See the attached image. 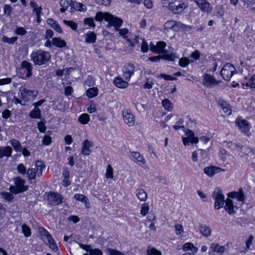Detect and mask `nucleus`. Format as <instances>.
I'll return each mask as SVG.
<instances>
[{
  "mask_svg": "<svg viewBox=\"0 0 255 255\" xmlns=\"http://www.w3.org/2000/svg\"><path fill=\"white\" fill-rule=\"evenodd\" d=\"M47 23L57 32L59 33L62 32V29H61L60 25L53 19L48 18L47 20Z\"/></svg>",
  "mask_w": 255,
  "mask_h": 255,
  "instance_id": "31",
  "label": "nucleus"
},
{
  "mask_svg": "<svg viewBox=\"0 0 255 255\" xmlns=\"http://www.w3.org/2000/svg\"><path fill=\"white\" fill-rule=\"evenodd\" d=\"M135 67L130 63L126 64L123 69V76L125 80L129 81L131 77L134 74Z\"/></svg>",
  "mask_w": 255,
  "mask_h": 255,
  "instance_id": "14",
  "label": "nucleus"
},
{
  "mask_svg": "<svg viewBox=\"0 0 255 255\" xmlns=\"http://www.w3.org/2000/svg\"><path fill=\"white\" fill-rule=\"evenodd\" d=\"M49 204L52 206H56L62 202L63 197L61 195L54 192H49L47 196Z\"/></svg>",
  "mask_w": 255,
  "mask_h": 255,
  "instance_id": "15",
  "label": "nucleus"
},
{
  "mask_svg": "<svg viewBox=\"0 0 255 255\" xmlns=\"http://www.w3.org/2000/svg\"><path fill=\"white\" fill-rule=\"evenodd\" d=\"M228 197L232 198H236L238 201L244 203L245 201V195L242 188H240L238 192H231L228 193Z\"/></svg>",
  "mask_w": 255,
  "mask_h": 255,
  "instance_id": "21",
  "label": "nucleus"
},
{
  "mask_svg": "<svg viewBox=\"0 0 255 255\" xmlns=\"http://www.w3.org/2000/svg\"><path fill=\"white\" fill-rule=\"evenodd\" d=\"M182 249L185 252L182 255H195L198 249L191 243H186L183 246Z\"/></svg>",
  "mask_w": 255,
  "mask_h": 255,
  "instance_id": "19",
  "label": "nucleus"
},
{
  "mask_svg": "<svg viewBox=\"0 0 255 255\" xmlns=\"http://www.w3.org/2000/svg\"><path fill=\"white\" fill-rule=\"evenodd\" d=\"M200 233L205 237H208L211 235V230L206 225L202 224L199 227Z\"/></svg>",
  "mask_w": 255,
  "mask_h": 255,
  "instance_id": "34",
  "label": "nucleus"
},
{
  "mask_svg": "<svg viewBox=\"0 0 255 255\" xmlns=\"http://www.w3.org/2000/svg\"><path fill=\"white\" fill-rule=\"evenodd\" d=\"M236 125L243 132L248 135L250 134L249 132L250 126L246 120L237 118L236 120Z\"/></svg>",
  "mask_w": 255,
  "mask_h": 255,
  "instance_id": "18",
  "label": "nucleus"
},
{
  "mask_svg": "<svg viewBox=\"0 0 255 255\" xmlns=\"http://www.w3.org/2000/svg\"><path fill=\"white\" fill-rule=\"evenodd\" d=\"M37 128L40 132H44L46 130V126L42 122H39L37 124Z\"/></svg>",
  "mask_w": 255,
  "mask_h": 255,
  "instance_id": "61",
  "label": "nucleus"
},
{
  "mask_svg": "<svg viewBox=\"0 0 255 255\" xmlns=\"http://www.w3.org/2000/svg\"><path fill=\"white\" fill-rule=\"evenodd\" d=\"M223 170L221 168L211 166L205 167L204 169V173L209 177L213 176L216 173L220 172Z\"/></svg>",
  "mask_w": 255,
  "mask_h": 255,
  "instance_id": "23",
  "label": "nucleus"
},
{
  "mask_svg": "<svg viewBox=\"0 0 255 255\" xmlns=\"http://www.w3.org/2000/svg\"><path fill=\"white\" fill-rule=\"evenodd\" d=\"M14 181L16 186H10L9 187V190L11 193L17 194L27 190V187L24 185V180L20 177L15 178Z\"/></svg>",
  "mask_w": 255,
  "mask_h": 255,
  "instance_id": "9",
  "label": "nucleus"
},
{
  "mask_svg": "<svg viewBox=\"0 0 255 255\" xmlns=\"http://www.w3.org/2000/svg\"><path fill=\"white\" fill-rule=\"evenodd\" d=\"M112 0H96L97 4L108 6L110 4Z\"/></svg>",
  "mask_w": 255,
  "mask_h": 255,
  "instance_id": "63",
  "label": "nucleus"
},
{
  "mask_svg": "<svg viewBox=\"0 0 255 255\" xmlns=\"http://www.w3.org/2000/svg\"><path fill=\"white\" fill-rule=\"evenodd\" d=\"M98 94V90L96 87L89 88L86 91V95L89 98H94Z\"/></svg>",
  "mask_w": 255,
  "mask_h": 255,
  "instance_id": "38",
  "label": "nucleus"
},
{
  "mask_svg": "<svg viewBox=\"0 0 255 255\" xmlns=\"http://www.w3.org/2000/svg\"><path fill=\"white\" fill-rule=\"evenodd\" d=\"M84 22L85 24H87L90 27H95V24L94 22V19L92 17L85 18L84 20Z\"/></svg>",
  "mask_w": 255,
  "mask_h": 255,
  "instance_id": "57",
  "label": "nucleus"
},
{
  "mask_svg": "<svg viewBox=\"0 0 255 255\" xmlns=\"http://www.w3.org/2000/svg\"><path fill=\"white\" fill-rule=\"evenodd\" d=\"M224 144H226V145L228 146V147L232 150H235L237 148L241 151L244 147V146L241 145L240 143H233L232 141H224Z\"/></svg>",
  "mask_w": 255,
  "mask_h": 255,
  "instance_id": "36",
  "label": "nucleus"
},
{
  "mask_svg": "<svg viewBox=\"0 0 255 255\" xmlns=\"http://www.w3.org/2000/svg\"><path fill=\"white\" fill-rule=\"evenodd\" d=\"M225 210L229 214H231L235 212L234 210V206L233 205V201L230 199H227L226 200L225 205L224 206Z\"/></svg>",
  "mask_w": 255,
  "mask_h": 255,
  "instance_id": "29",
  "label": "nucleus"
},
{
  "mask_svg": "<svg viewBox=\"0 0 255 255\" xmlns=\"http://www.w3.org/2000/svg\"><path fill=\"white\" fill-rule=\"evenodd\" d=\"M38 91L37 90H31L27 89L24 84L20 86L18 90V96L24 102L33 101L37 96Z\"/></svg>",
  "mask_w": 255,
  "mask_h": 255,
  "instance_id": "4",
  "label": "nucleus"
},
{
  "mask_svg": "<svg viewBox=\"0 0 255 255\" xmlns=\"http://www.w3.org/2000/svg\"><path fill=\"white\" fill-rule=\"evenodd\" d=\"M93 142L86 139L82 143L81 153L84 155H88L91 153L90 147H93Z\"/></svg>",
  "mask_w": 255,
  "mask_h": 255,
  "instance_id": "22",
  "label": "nucleus"
},
{
  "mask_svg": "<svg viewBox=\"0 0 255 255\" xmlns=\"http://www.w3.org/2000/svg\"><path fill=\"white\" fill-rule=\"evenodd\" d=\"M212 197L215 201L214 207L216 209L219 210L223 207L226 200L221 189L216 188L212 193Z\"/></svg>",
  "mask_w": 255,
  "mask_h": 255,
  "instance_id": "8",
  "label": "nucleus"
},
{
  "mask_svg": "<svg viewBox=\"0 0 255 255\" xmlns=\"http://www.w3.org/2000/svg\"><path fill=\"white\" fill-rule=\"evenodd\" d=\"M38 232L43 242L53 251H57L58 247L57 244L49 233L43 227L39 228Z\"/></svg>",
  "mask_w": 255,
  "mask_h": 255,
  "instance_id": "7",
  "label": "nucleus"
},
{
  "mask_svg": "<svg viewBox=\"0 0 255 255\" xmlns=\"http://www.w3.org/2000/svg\"><path fill=\"white\" fill-rule=\"evenodd\" d=\"M30 5L33 8V12H35L36 15H40L42 10L41 6H39L34 1L32 0L30 2Z\"/></svg>",
  "mask_w": 255,
  "mask_h": 255,
  "instance_id": "39",
  "label": "nucleus"
},
{
  "mask_svg": "<svg viewBox=\"0 0 255 255\" xmlns=\"http://www.w3.org/2000/svg\"><path fill=\"white\" fill-rule=\"evenodd\" d=\"M106 177L107 178H113V168L110 164H109L107 166V168L106 169Z\"/></svg>",
  "mask_w": 255,
  "mask_h": 255,
  "instance_id": "54",
  "label": "nucleus"
},
{
  "mask_svg": "<svg viewBox=\"0 0 255 255\" xmlns=\"http://www.w3.org/2000/svg\"><path fill=\"white\" fill-rule=\"evenodd\" d=\"M26 33V30L22 27H17L14 30V33L18 35H24Z\"/></svg>",
  "mask_w": 255,
  "mask_h": 255,
  "instance_id": "53",
  "label": "nucleus"
},
{
  "mask_svg": "<svg viewBox=\"0 0 255 255\" xmlns=\"http://www.w3.org/2000/svg\"><path fill=\"white\" fill-rule=\"evenodd\" d=\"M12 10V8L9 4H4L3 6V12L5 15L10 17Z\"/></svg>",
  "mask_w": 255,
  "mask_h": 255,
  "instance_id": "50",
  "label": "nucleus"
},
{
  "mask_svg": "<svg viewBox=\"0 0 255 255\" xmlns=\"http://www.w3.org/2000/svg\"><path fill=\"white\" fill-rule=\"evenodd\" d=\"M179 22L174 20L167 21L164 24V28L166 29H171L174 31H179L178 25Z\"/></svg>",
  "mask_w": 255,
  "mask_h": 255,
  "instance_id": "26",
  "label": "nucleus"
},
{
  "mask_svg": "<svg viewBox=\"0 0 255 255\" xmlns=\"http://www.w3.org/2000/svg\"><path fill=\"white\" fill-rule=\"evenodd\" d=\"M63 22L67 26L70 27L74 31H76L77 29V24L73 21L64 20Z\"/></svg>",
  "mask_w": 255,
  "mask_h": 255,
  "instance_id": "47",
  "label": "nucleus"
},
{
  "mask_svg": "<svg viewBox=\"0 0 255 255\" xmlns=\"http://www.w3.org/2000/svg\"><path fill=\"white\" fill-rule=\"evenodd\" d=\"M162 104L166 110L171 111L173 109V105L168 99H165L163 100L162 101Z\"/></svg>",
  "mask_w": 255,
  "mask_h": 255,
  "instance_id": "45",
  "label": "nucleus"
},
{
  "mask_svg": "<svg viewBox=\"0 0 255 255\" xmlns=\"http://www.w3.org/2000/svg\"><path fill=\"white\" fill-rule=\"evenodd\" d=\"M60 4L61 7L60 9L61 12L63 13L70 7L71 9L72 6H74L75 4L79 5L81 8H77L79 11H83L84 9V5L81 3L73 1L72 0H60Z\"/></svg>",
  "mask_w": 255,
  "mask_h": 255,
  "instance_id": "12",
  "label": "nucleus"
},
{
  "mask_svg": "<svg viewBox=\"0 0 255 255\" xmlns=\"http://www.w3.org/2000/svg\"><path fill=\"white\" fill-rule=\"evenodd\" d=\"M84 36L85 39L86 43L89 44L95 43L97 37L96 34L94 32L90 31L86 33Z\"/></svg>",
  "mask_w": 255,
  "mask_h": 255,
  "instance_id": "27",
  "label": "nucleus"
},
{
  "mask_svg": "<svg viewBox=\"0 0 255 255\" xmlns=\"http://www.w3.org/2000/svg\"><path fill=\"white\" fill-rule=\"evenodd\" d=\"M22 232L26 237L31 236V233L30 228L26 225L23 224L21 226Z\"/></svg>",
  "mask_w": 255,
  "mask_h": 255,
  "instance_id": "48",
  "label": "nucleus"
},
{
  "mask_svg": "<svg viewBox=\"0 0 255 255\" xmlns=\"http://www.w3.org/2000/svg\"><path fill=\"white\" fill-rule=\"evenodd\" d=\"M12 149L9 146H0V159L4 156L8 157L11 155Z\"/></svg>",
  "mask_w": 255,
  "mask_h": 255,
  "instance_id": "25",
  "label": "nucleus"
},
{
  "mask_svg": "<svg viewBox=\"0 0 255 255\" xmlns=\"http://www.w3.org/2000/svg\"><path fill=\"white\" fill-rule=\"evenodd\" d=\"M128 81L124 80L121 77H117L115 78L114 81V85L118 88L121 89H125L128 87Z\"/></svg>",
  "mask_w": 255,
  "mask_h": 255,
  "instance_id": "24",
  "label": "nucleus"
},
{
  "mask_svg": "<svg viewBox=\"0 0 255 255\" xmlns=\"http://www.w3.org/2000/svg\"><path fill=\"white\" fill-rule=\"evenodd\" d=\"M123 117L124 123L128 126H133L135 123L134 115L128 110L123 111Z\"/></svg>",
  "mask_w": 255,
  "mask_h": 255,
  "instance_id": "17",
  "label": "nucleus"
},
{
  "mask_svg": "<svg viewBox=\"0 0 255 255\" xmlns=\"http://www.w3.org/2000/svg\"><path fill=\"white\" fill-rule=\"evenodd\" d=\"M163 54L161 56H156L150 57L148 58V60L154 62H158L159 61L160 59L162 58L167 60H173L175 58V55L173 54H168L165 53V52L164 51Z\"/></svg>",
  "mask_w": 255,
  "mask_h": 255,
  "instance_id": "20",
  "label": "nucleus"
},
{
  "mask_svg": "<svg viewBox=\"0 0 255 255\" xmlns=\"http://www.w3.org/2000/svg\"><path fill=\"white\" fill-rule=\"evenodd\" d=\"M147 255H161V252L154 248L148 247L146 250Z\"/></svg>",
  "mask_w": 255,
  "mask_h": 255,
  "instance_id": "46",
  "label": "nucleus"
},
{
  "mask_svg": "<svg viewBox=\"0 0 255 255\" xmlns=\"http://www.w3.org/2000/svg\"><path fill=\"white\" fill-rule=\"evenodd\" d=\"M219 105L222 108L223 112L227 115H230L232 113L230 105L224 101H219Z\"/></svg>",
  "mask_w": 255,
  "mask_h": 255,
  "instance_id": "28",
  "label": "nucleus"
},
{
  "mask_svg": "<svg viewBox=\"0 0 255 255\" xmlns=\"http://www.w3.org/2000/svg\"><path fill=\"white\" fill-rule=\"evenodd\" d=\"M195 2L202 12L207 13L212 12V6L206 0H195Z\"/></svg>",
  "mask_w": 255,
  "mask_h": 255,
  "instance_id": "16",
  "label": "nucleus"
},
{
  "mask_svg": "<svg viewBox=\"0 0 255 255\" xmlns=\"http://www.w3.org/2000/svg\"><path fill=\"white\" fill-rule=\"evenodd\" d=\"M203 85L207 88H213L217 85L219 82L216 79L214 76L210 74L205 73L202 76Z\"/></svg>",
  "mask_w": 255,
  "mask_h": 255,
  "instance_id": "13",
  "label": "nucleus"
},
{
  "mask_svg": "<svg viewBox=\"0 0 255 255\" xmlns=\"http://www.w3.org/2000/svg\"><path fill=\"white\" fill-rule=\"evenodd\" d=\"M142 40V44L141 46V50L143 52H146L148 50V45L147 42L143 39Z\"/></svg>",
  "mask_w": 255,
  "mask_h": 255,
  "instance_id": "59",
  "label": "nucleus"
},
{
  "mask_svg": "<svg viewBox=\"0 0 255 255\" xmlns=\"http://www.w3.org/2000/svg\"><path fill=\"white\" fill-rule=\"evenodd\" d=\"M96 21H101L103 19L109 22V24L114 26L116 31L119 30V28L123 23L122 19L114 16L109 12H98L95 17Z\"/></svg>",
  "mask_w": 255,
  "mask_h": 255,
  "instance_id": "1",
  "label": "nucleus"
},
{
  "mask_svg": "<svg viewBox=\"0 0 255 255\" xmlns=\"http://www.w3.org/2000/svg\"><path fill=\"white\" fill-rule=\"evenodd\" d=\"M185 134L187 137H182V140L185 146L189 145L190 142H191L192 144L197 143L199 139L204 144L207 143L210 140V138L206 136H201L199 139L195 137L193 131L189 129L186 131Z\"/></svg>",
  "mask_w": 255,
  "mask_h": 255,
  "instance_id": "6",
  "label": "nucleus"
},
{
  "mask_svg": "<svg viewBox=\"0 0 255 255\" xmlns=\"http://www.w3.org/2000/svg\"><path fill=\"white\" fill-rule=\"evenodd\" d=\"M211 248L213 251L218 253H223L225 251V247L223 246H219L218 244H212Z\"/></svg>",
  "mask_w": 255,
  "mask_h": 255,
  "instance_id": "42",
  "label": "nucleus"
},
{
  "mask_svg": "<svg viewBox=\"0 0 255 255\" xmlns=\"http://www.w3.org/2000/svg\"><path fill=\"white\" fill-rule=\"evenodd\" d=\"M34 166V168H29L27 170L26 174L28 180L34 179L36 174L38 176H41L43 170L45 167L44 163L40 160H37L35 162Z\"/></svg>",
  "mask_w": 255,
  "mask_h": 255,
  "instance_id": "5",
  "label": "nucleus"
},
{
  "mask_svg": "<svg viewBox=\"0 0 255 255\" xmlns=\"http://www.w3.org/2000/svg\"><path fill=\"white\" fill-rule=\"evenodd\" d=\"M107 251L108 255H124L123 253L110 248L108 249Z\"/></svg>",
  "mask_w": 255,
  "mask_h": 255,
  "instance_id": "56",
  "label": "nucleus"
},
{
  "mask_svg": "<svg viewBox=\"0 0 255 255\" xmlns=\"http://www.w3.org/2000/svg\"><path fill=\"white\" fill-rule=\"evenodd\" d=\"M136 195L138 199L141 201H145L147 197V193L143 189H136Z\"/></svg>",
  "mask_w": 255,
  "mask_h": 255,
  "instance_id": "35",
  "label": "nucleus"
},
{
  "mask_svg": "<svg viewBox=\"0 0 255 255\" xmlns=\"http://www.w3.org/2000/svg\"><path fill=\"white\" fill-rule=\"evenodd\" d=\"M189 63V59L186 57L182 58L179 61V65L182 67L187 66Z\"/></svg>",
  "mask_w": 255,
  "mask_h": 255,
  "instance_id": "52",
  "label": "nucleus"
},
{
  "mask_svg": "<svg viewBox=\"0 0 255 255\" xmlns=\"http://www.w3.org/2000/svg\"><path fill=\"white\" fill-rule=\"evenodd\" d=\"M17 37H12L11 38L7 37L5 35H3L1 37L2 41L9 44H13L17 40Z\"/></svg>",
  "mask_w": 255,
  "mask_h": 255,
  "instance_id": "44",
  "label": "nucleus"
},
{
  "mask_svg": "<svg viewBox=\"0 0 255 255\" xmlns=\"http://www.w3.org/2000/svg\"><path fill=\"white\" fill-rule=\"evenodd\" d=\"M178 28L179 30H182L185 32L191 33L192 32V27L190 25H187L185 24L179 22L178 23Z\"/></svg>",
  "mask_w": 255,
  "mask_h": 255,
  "instance_id": "37",
  "label": "nucleus"
},
{
  "mask_svg": "<svg viewBox=\"0 0 255 255\" xmlns=\"http://www.w3.org/2000/svg\"><path fill=\"white\" fill-rule=\"evenodd\" d=\"M51 138L48 135H45L43 137L42 143L43 144L48 145L51 143Z\"/></svg>",
  "mask_w": 255,
  "mask_h": 255,
  "instance_id": "62",
  "label": "nucleus"
},
{
  "mask_svg": "<svg viewBox=\"0 0 255 255\" xmlns=\"http://www.w3.org/2000/svg\"><path fill=\"white\" fill-rule=\"evenodd\" d=\"M52 43L53 45L59 48H63L66 46V42L59 37L53 38Z\"/></svg>",
  "mask_w": 255,
  "mask_h": 255,
  "instance_id": "30",
  "label": "nucleus"
},
{
  "mask_svg": "<svg viewBox=\"0 0 255 255\" xmlns=\"http://www.w3.org/2000/svg\"><path fill=\"white\" fill-rule=\"evenodd\" d=\"M29 116L34 119H39L41 117V111L39 108H34L29 112Z\"/></svg>",
  "mask_w": 255,
  "mask_h": 255,
  "instance_id": "41",
  "label": "nucleus"
},
{
  "mask_svg": "<svg viewBox=\"0 0 255 255\" xmlns=\"http://www.w3.org/2000/svg\"><path fill=\"white\" fill-rule=\"evenodd\" d=\"M149 209L148 205L147 204H144L140 210V213L144 216L147 214Z\"/></svg>",
  "mask_w": 255,
  "mask_h": 255,
  "instance_id": "58",
  "label": "nucleus"
},
{
  "mask_svg": "<svg viewBox=\"0 0 255 255\" xmlns=\"http://www.w3.org/2000/svg\"><path fill=\"white\" fill-rule=\"evenodd\" d=\"M90 121V117L87 114H82L78 118V121L83 125L87 124Z\"/></svg>",
  "mask_w": 255,
  "mask_h": 255,
  "instance_id": "43",
  "label": "nucleus"
},
{
  "mask_svg": "<svg viewBox=\"0 0 255 255\" xmlns=\"http://www.w3.org/2000/svg\"><path fill=\"white\" fill-rule=\"evenodd\" d=\"M132 158L137 160V162L145 164L146 161L143 156L138 152L132 151L130 153Z\"/></svg>",
  "mask_w": 255,
  "mask_h": 255,
  "instance_id": "33",
  "label": "nucleus"
},
{
  "mask_svg": "<svg viewBox=\"0 0 255 255\" xmlns=\"http://www.w3.org/2000/svg\"><path fill=\"white\" fill-rule=\"evenodd\" d=\"M240 154L242 157H243L245 154L247 155H252L255 154V152L252 148L244 146L243 148L241 151V153Z\"/></svg>",
  "mask_w": 255,
  "mask_h": 255,
  "instance_id": "40",
  "label": "nucleus"
},
{
  "mask_svg": "<svg viewBox=\"0 0 255 255\" xmlns=\"http://www.w3.org/2000/svg\"><path fill=\"white\" fill-rule=\"evenodd\" d=\"M9 143L15 151L21 152L22 150V146L18 140L13 138L9 140Z\"/></svg>",
  "mask_w": 255,
  "mask_h": 255,
  "instance_id": "32",
  "label": "nucleus"
},
{
  "mask_svg": "<svg viewBox=\"0 0 255 255\" xmlns=\"http://www.w3.org/2000/svg\"><path fill=\"white\" fill-rule=\"evenodd\" d=\"M235 72V67L230 63H227L222 68L221 75L225 80L228 81Z\"/></svg>",
  "mask_w": 255,
  "mask_h": 255,
  "instance_id": "11",
  "label": "nucleus"
},
{
  "mask_svg": "<svg viewBox=\"0 0 255 255\" xmlns=\"http://www.w3.org/2000/svg\"><path fill=\"white\" fill-rule=\"evenodd\" d=\"M246 85L252 88H255V74L246 83Z\"/></svg>",
  "mask_w": 255,
  "mask_h": 255,
  "instance_id": "51",
  "label": "nucleus"
},
{
  "mask_svg": "<svg viewBox=\"0 0 255 255\" xmlns=\"http://www.w3.org/2000/svg\"><path fill=\"white\" fill-rule=\"evenodd\" d=\"M32 68V65L30 62L26 60L22 61L20 67L22 78L26 79L31 77Z\"/></svg>",
  "mask_w": 255,
  "mask_h": 255,
  "instance_id": "10",
  "label": "nucleus"
},
{
  "mask_svg": "<svg viewBox=\"0 0 255 255\" xmlns=\"http://www.w3.org/2000/svg\"><path fill=\"white\" fill-rule=\"evenodd\" d=\"M156 46V48L159 51L158 54H160L163 52L162 50L166 46V43L163 41H159L157 42Z\"/></svg>",
  "mask_w": 255,
  "mask_h": 255,
  "instance_id": "55",
  "label": "nucleus"
},
{
  "mask_svg": "<svg viewBox=\"0 0 255 255\" xmlns=\"http://www.w3.org/2000/svg\"><path fill=\"white\" fill-rule=\"evenodd\" d=\"M90 253L91 255H103L102 252L98 249H90Z\"/></svg>",
  "mask_w": 255,
  "mask_h": 255,
  "instance_id": "64",
  "label": "nucleus"
},
{
  "mask_svg": "<svg viewBox=\"0 0 255 255\" xmlns=\"http://www.w3.org/2000/svg\"><path fill=\"white\" fill-rule=\"evenodd\" d=\"M30 56L34 64L39 66L46 64L51 58L49 52L42 50H37L33 51Z\"/></svg>",
  "mask_w": 255,
  "mask_h": 255,
  "instance_id": "2",
  "label": "nucleus"
},
{
  "mask_svg": "<svg viewBox=\"0 0 255 255\" xmlns=\"http://www.w3.org/2000/svg\"><path fill=\"white\" fill-rule=\"evenodd\" d=\"M16 169L18 173L24 175L26 173L27 169L23 164L20 163L17 165Z\"/></svg>",
  "mask_w": 255,
  "mask_h": 255,
  "instance_id": "49",
  "label": "nucleus"
},
{
  "mask_svg": "<svg viewBox=\"0 0 255 255\" xmlns=\"http://www.w3.org/2000/svg\"><path fill=\"white\" fill-rule=\"evenodd\" d=\"M162 3L168 4L170 10L175 14L181 13L187 7L183 0H162Z\"/></svg>",
  "mask_w": 255,
  "mask_h": 255,
  "instance_id": "3",
  "label": "nucleus"
},
{
  "mask_svg": "<svg viewBox=\"0 0 255 255\" xmlns=\"http://www.w3.org/2000/svg\"><path fill=\"white\" fill-rule=\"evenodd\" d=\"M175 233L176 235H181L183 232V227L180 224H176L175 225Z\"/></svg>",
  "mask_w": 255,
  "mask_h": 255,
  "instance_id": "60",
  "label": "nucleus"
}]
</instances>
